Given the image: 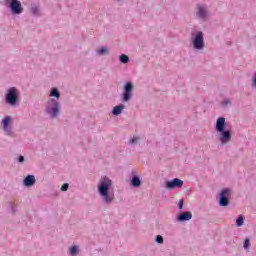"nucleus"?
<instances>
[{
    "instance_id": "f257e3e1",
    "label": "nucleus",
    "mask_w": 256,
    "mask_h": 256,
    "mask_svg": "<svg viewBox=\"0 0 256 256\" xmlns=\"http://www.w3.org/2000/svg\"><path fill=\"white\" fill-rule=\"evenodd\" d=\"M112 186L113 182L107 177L102 178L98 183V193L107 205H111L115 199V195L109 193V189H111Z\"/></svg>"
},
{
    "instance_id": "f03ea898",
    "label": "nucleus",
    "mask_w": 256,
    "mask_h": 256,
    "mask_svg": "<svg viewBox=\"0 0 256 256\" xmlns=\"http://www.w3.org/2000/svg\"><path fill=\"white\" fill-rule=\"evenodd\" d=\"M17 101H19V97L17 96V88L11 87L6 95V103H9V105H15Z\"/></svg>"
},
{
    "instance_id": "7ed1b4c3",
    "label": "nucleus",
    "mask_w": 256,
    "mask_h": 256,
    "mask_svg": "<svg viewBox=\"0 0 256 256\" xmlns=\"http://www.w3.org/2000/svg\"><path fill=\"white\" fill-rule=\"evenodd\" d=\"M229 195H231V190L229 189H224L220 193V201L219 205L221 207H227L229 205Z\"/></svg>"
},
{
    "instance_id": "20e7f679",
    "label": "nucleus",
    "mask_w": 256,
    "mask_h": 256,
    "mask_svg": "<svg viewBox=\"0 0 256 256\" xmlns=\"http://www.w3.org/2000/svg\"><path fill=\"white\" fill-rule=\"evenodd\" d=\"M131 97H133V84L128 82L124 86L123 101H131Z\"/></svg>"
},
{
    "instance_id": "39448f33",
    "label": "nucleus",
    "mask_w": 256,
    "mask_h": 256,
    "mask_svg": "<svg viewBox=\"0 0 256 256\" xmlns=\"http://www.w3.org/2000/svg\"><path fill=\"white\" fill-rule=\"evenodd\" d=\"M165 187L166 189H180V187H183V180L175 178L171 181H167Z\"/></svg>"
},
{
    "instance_id": "423d86ee",
    "label": "nucleus",
    "mask_w": 256,
    "mask_h": 256,
    "mask_svg": "<svg viewBox=\"0 0 256 256\" xmlns=\"http://www.w3.org/2000/svg\"><path fill=\"white\" fill-rule=\"evenodd\" d=\"M10 9L15 15L23 13V6H21V2H19V0H11Z\"/></svg>"
},
{
    "instance_id": "0eeeda50",
    "label": "nucleus",
    "mask_w": 256,
    "mask_h": 256,
    "mask_svg": "<svg viewBox=\"0 0 256 256\" xmlns=\"http://www.w3.org/2000/svg\"><path fill=\"white\" fill-rule=\"evenodd\" d=\"M204 47L203 32H198L194 38V49H203Z\"/></svg>"
},
{
    "instance_id": "6e6552de",
    "label": "nucleus",
    "mask_w": 256,
    "mask_h": 256,
    "mask_svg": "<svg viewBox=\"0 0 256 256\" xmlns=\"http://www.w3.org/2000/svg\"><path fill=\"white\" fill-rule=\"evenodd\" d=\"M47 113H49L51 117H57V115H59V103L54 102L51 108H47Z\"/></svg>"
},
{
    "instance_id": "1a4fd4ad",
    "label": "nucleus",
    "mask_w": 256,
    "mask_h": 256,
    "mask_svg": "<svg viewBox=\"0 0 256 256\" xmlns=\"http://www.w3.org/2000/svg\"><path fill=\"white\" fill-rule=\"evenodd\" d=\"M216 131L217 133L225 131V118L220 117L216 121Z\"/></svg>"
},
{
    "instance_id": "9d476101",
    "label": "nucleus",
    "mask_w": 256,
    "mask_h": 256,
    "mask_svg": "<svg viewBox=\"0 0 256 256\" xmlns=\"http://www.w3.org/2000/svg\"><path fill=\"white\" fill-rule=\"evenodd\" d=\"M222 137L220 138L221 143H229L231 141V132L223 130L220 132Z\"/></svg>"
},
{
    "instance_id": "9b49d317",
    "label": "nucleus",
    "mask_w": 256,
    "mask_h": 256,
    "mask_svg": "<svg viewBox=\"0 0 256 256\" xmlns=\"http://www.w3.org/2000/svg\"><path fill=\"white\" fill-rule=\"evenodd\" d=\"M24 185L26 187H31L32 185H35V176L34 175H28L25 179H24Z\"/></svg>"
},
{
    "instance_id": "f8f14e48",
    "label": "nucleus",
    "mask_w": 256,
    "mask_h": 256,
    "mask_svg": "<svg viewBox=\"0 0 256 256\" xmlns=\"http://www.w3.org/2000/svg\"><path fill=\"white\" fill-rule=\"evenodd\" d=\"M193 217V214L191 212H183L179 215L178 221H190V219Z\"/></svg>"
},
{
    "instance_id": "ddd939ff",
    "label": "nucleus",
    "mask_w": 256,
    "mask_h": 256,
    "mask_svg": "<svg viewBox=\"0 0 256 256\" xmlns=\"http://www.w3.org/2000/svg\"><path fill=\"white\" fill-rule=\"evenodd\" d=\"M197 15L200 19H206L207 18V9H205V7H203V6L198 7Z\"/></svg>"
},
{
    "instance_id": "4468645a",
    "label": "nucleus",
    "mask_w": 256,
    "mask_h": 256,
    "mask_svg": "<svg viewBox=\"0 0 256 256\" xmlns=\"http://www.w3.org/2000/svg\"><path fill=\"white\" fill-rule=\"evenodd\" d=\"M123 109H125V105L123 104L114 107L113 115H121V113L123 112Z\"/></svg>"
},
{
    "instance_id": "2eb2a0df",
    "label": "nucleus",
    "mask_w": 256,
    "mask_h": 256,
    "mask_svg": "<svg viewBox=\"0 0 256 256\" xmlns=\"http://www.w3.org/2000/svg\"><path fill=\"white\" fill-rule=\"evenodd\" d=\"M131 185H132V187H140L141 186V180L139 179V177L134 176L131 180Z\"/></svg>"
},
{
    "instance_id": "dca6fc26",
    "label": "nucleus",
    "mask_w": 256,
    "mask_h": 256,
    "mask_svg": "<svg viewBox=\"0 0 256 256\" xmlns=\"http://www.w3.org/2000/svg\"><path fill=\"white\" fill-rule=\"evenodd\" d=\"M3 129L7 130V128L9 127V123H11V116H6L3 120Z\"/></svg>"
},
{
    "instance_id": "f3484780",
    "label": "nucleus",
    "mask_w": 256,
    "mask_h": 256,
    "mask_svg": "<svg viewBox=\"0 0 256 256\" xmlns=\"http://www.w3.org/2000/svg\"><path fill=\"white\" fill-rule=\"evenodd\" d=\"M50 95H51V97H56L57 99H59V97L61 96L59 94V90H57V88H53Z\"/></svg>"
},
{
    "instance_id": "a211bd4d",
    "label": "nucleus",
    "mask_w": 256,
    "mask_h": 256,
    "mask_svg": "<svg viewBox=\"0 0 256 256\" xmlns=\"http://www.w3.org/2000/svg\"><path fill=\"white\" fill-rule=\"evenodd\" d=\"M98 55H107L109 53V49L107 48H100L97 50Z\"/></svg>"
},
{
    "instance_id": "6ab92c4d",
    "label": "nucleus",
    "mask_w": 256,
    "mask_h": 256,
    "mask_svg": "<svg viewBox=\"0 0 256 256\" xmlns=\"http://www.w3.org/2000/svg\"><path fill=\"white\" fill-rule=\"evenodd\" d=\"M120 62L121 63H129V56L122 54L120 55Z\"/></svg>"
},
{
    "instance_id": "aec40b11",
    "label": "nucleus",
    "mask_w": 256,
    "mask_h": 256,
    "mask_svg": "<svg viewBox=\"0 0 256 256\" xmlns=\"http://www.w3.org/2000/svg\"><path fill=\"white\" fill-rule=\"evenodd\" d=\"M236 225H237L238 227H242V225H243V216H239V217L237 218V220H236Z\"/></svg>"
},
{
    "instance_id": "412c9836",
    "label": "nucleus",
    "mask_w": 256,
    "mask_h": 256,
    "mask_svg": "<svg viewBox=\"0 0 256 256\" xmlns=\"http://www.w3.org/2000/svg\"><path fill=\"white\" fill-rule=\"evenodd\" d=\"M78 250H77V246H72L70 248V255H77Z\"/></svg>"
},
{
    "instance_id": "4be33fe9",
    "label": "nucleus",
    "mask_w": 256,
    "mask_h": 256,
    "mask_svg": "<svg viewBox=\"0 0 256 256\" xmlns=\"http://www.w3.org/2000/svg\"><path fill=\"white\" fill-rule=\"evenodd\" d=\"M249 238H246L245 241H244V249H249Z\"/></svg>"
},
{
    "instance_id": "5701e85b",
    "label": "nucleus",
    "mask_w": 256,
    "mask_h": 256,
    "mask_svg": "<svg viewBox=\"0 0 256 256\" xmlns=\"http://www.w3.org/2000/svg\"><path fill=\"white\" fill-rule=\"evenodd\" d=\"M137 141H139V137H137V136H135V137H133L132 139H130V143H131L132 145H134V143H137Z\"/></svg>"
},
{
    "instance_id": "b1692460",
    "label": "nucleus",
    "mask_w": 256,
    "mask_h": 256,
    "mask_svg": "<svg viewBox=\"0 0 256 256\" xmlns=\"http://www.w3.org/2000/svg\"><path fill=\"white\" fill-rule=\"evenodd\" d=\"M67 189H69V184L68 183L63 184L61 187V191H67Z\"/></svg>"
},
{
    "instance_id": "393cba45",
    "label": "nucleus",
    "mask_w": 256,
    "mask_h": 256,
    "mask_svg": "<svg viewBox=\"0 0 256 256\" xmlns=\"http://www.w3.org/2000/svg\"><path fill=\"white\" fill-rule=\"evenodd\" d=\"M156 242L157 243H163V236H161V235H158L157 237H156Z\"/></svg>"
},
{
    "instance_id": "a878e982",
    "label": "nucleus",
    "mask_w": 256,
    "mask_h": 256,
    "mask_svg": "<svg viewBox=\"0 0 256 256\" xmlns=\"http://www.w3.org/2000/svg\"><path fill=\"white\" fill-rule=\"evenodd\" d=\"M18 161L19 163H23V161H25V157L19 156Z\"/></svg>"
},
{
    "instance_id": "bb28decb",
    "label": "nucleus",
    "mask_w": 256,
    "mask_h": 256,
    "mask_svg": "<svg viewBox=\"0 0 256 256\" xmlns=\"http://www.w3.org/2000/svg\"><path fill=\"white\" fill-rule=\"evenodd\" d=\"M179 209H183V200L179 201Z\"/></svg>"
},
{
    "instance_id": "cd10ccee",
    "label": "nucleus",
    "mask_w": 256,
    "mask_h": 256,
    "mask_svg": "<svg viewBox=\"0 0 256 256\" xmlns=\"http://www.w3.org/2000/svg\"><path fill=\"white\" fill-rule=\"evenodd\" d=\"M253 83H254V86L256 87V74H255V77L253 79Z\"/></svg>"
}]
</instances>
